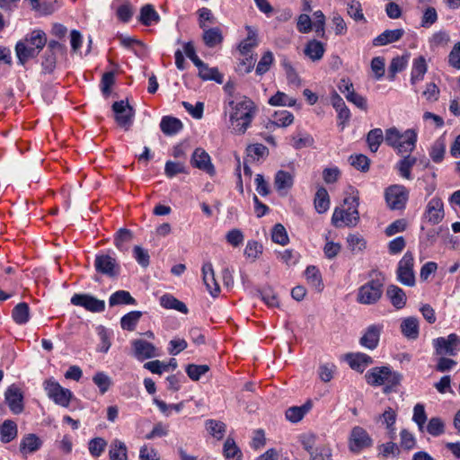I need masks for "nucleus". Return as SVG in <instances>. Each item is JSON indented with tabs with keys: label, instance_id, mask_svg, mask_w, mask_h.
Masks as SVG:
<instances>
[{
	"label": "nucleus",
	"instance_id": "22",
	"mask_svg": "<svg viewBox=\"0 0 460 460\" xmlns=\"http://www.w3.org/2000/svg\"><path fill=\"white\" fill-rule=\"evenodd\" d=\"M401 332L408 340H417L420 334L419 320L414 316H409L402 319L401 323Z\"/></svg>",
	"mask_w": 460,
	"mask_h": 460
},
{
	"label": "nucleus",
	"instance_id": "28",
	"mask_svg": "<svg viewBox=\"0 0 460 460\" xmlns=\"http://www.w3.org/2000/svg\"><path fill=\"white\" fill-rule=\"evenodd\" d=\"M324 52L323 44L316 40H309L304 49V54L314 62L321 60Z\"/></svg>",
	"mask_w": 460,
	"mask_h": 460
},
{
	"label": "nucleus",
	"instance_id": "59",
	"mask_svg": "<svg viewBox=\"0 0 460 460\" xmlns=\"http://www.w3.org/2000/svg\"><path fill=\"white\" fill-rule=\"evenodd\" d=\"M208 370L209 367L208 365L189 364L186 367V373L188 376L193 381H198L200 376L205 375Z\"/></svg>",
	"mask_w": 460,
	"mask_h": 460
},
{
	"label": "nucleus",
	"instance_id": "49",
	"mask_svg": "<svg viewBox=\"0 0 460 460\" xmlns=\"http://www.w3.org/2000/svg\"><path fill=\"white\" fill-rule=\"evenodd\" d=\"M296 100L289 97L283 92L278 91L276 94L271 96L269 100V104L271 106H288L292 107L296 104Z\"/></svg>",
	"mask_w": 460,
	"mask_h": 460
},
{
	"label": "nucleus",
	"instance_id": "24",
	"mask_svg": "<svg viewBox=\"0 0 460 460\" xmlns=\"http://www.w3.org/2000/svg\"><path fill=\"white\" fill-rule=\"evenodd\" d=\"M451 41L449 32L446 30H439L431 34L429 38V45L432 51L438 49H447Z\"/></svg>",
	"mask_w": 460,
	"mask_h": 460
},
{
	"label": "nucleus",
	"instance_id": "45",
	"mask_svg": "<svg viewBox=\"0 0 460 460\" xmlns=\"http://www.w3.org/2000/svg\"><path fill=\"white\" fill-rule=\"evenodd\" d=\"M141 316L142 312L140 311L128 313L120 320L121 328L127 331H134Z\"/></svg>",
	"mask_w": 460,
	"mask_h": 460
},
{
	"label": "nucleus",
	"instance_id": "35",
	"mask_svg": "<svg viewBox=\"0 0 460 460\" xmlns=\"http://www.w3.org/2000/svg\"><path fill=\"white\" fill-rule=\"evenodd\" d=\"M314 208L320 214L326 212L330 207V197L324 187H320L314 196Z\"/></svg>",
	"mask_w": 460,
	"mask_h": 460
},
{
	"label": "nucleus",
	"instance_id": "27",
	"mask_svg": "<svg viewBox=\"0 0 460 460\" xmlns=\"http://www.w3.org/2000/svg\"><path fill=\"white\" fill-rule=\"evenodd\" d=\"M42 441L35 434H27L20 443V452L23 455L31 454L40 448Z\"/></svg>",
	"mask_w": 460,
	"mask_h": 460
},
{
	"label": "nucleus",
	"instance_id": "19",
	"mask_svg": "<svg viewBox=\"0 0 460 460\" xmlns=\"http://www.w3.org/2000/svg\"><path fill=\"white\" fill-rule=\"evenodd\" d=\"M381 331L382 326L380 325L373 324L368 326L359 340L360 345L368 349H375L378 345Z\"/></svg>",
	"mask_w": 460,
	"mask_h": 460
},
{
	"label": "nucleus",
	"instance_id": "10",
	"mask_svg": "<svg viewBox=\"0 0 460 460\" xmlns=\"http://www.w3.org/2000/svg\"><path fill=\"white\" fill-rule=\"evenodd\" d=\"M373 444L371 437L362 427L356 426L351 429L349 447L353 453H358L362 449L370 447Z\"/></svg>",
	"mask_w": 460,
	"mask_h": 460
},
{
	"label": "nucleus",
	"instance_id": "25",
	"mask_svg": "<svg viewBox=\"0 0 460 460\" xmlns=\"http://www.w3.org/2000/svg\"><path fill=\"white\" fill-rule=\"evenodd\" d=\"M313 407V402L311 400H307L303 405L301 406H292L289 407L286 411V418L288 420H289L292 423H296L300 421L305 415L309 412V411Z\"/></svg>",
	"mask_w": 460,
	"mask_h": 460
},
{
	"label": "nucleus",
	"instance_id": "40",
	"mask_svg": "<svg viewBox=\"0 0 460 460\" xmlns=\"http://www.w3.org/2000/svg\"><path fill=\"white\" fill-rule=\"evenodd\" d=\"M110 460H128L127 447L124 442L115 439L109 451Z\"/></svg>",
	"mask_w": 460,
	"mask_h": 460
},
{
	"label": "nucleus",
	"instance_id": "41",
	"mask_svg": "<svg viewBox=\"0 0 460 460\" xmlns=\"http://www.w3.org/2000/svg\"><path fill=\"white\" fill-rule=\"evenodd\" d=\"M417 163V158L410 155H404L397 164L400 175L407 180L411 179V169Z\"/></svg>",
	"mask_w": 460,
	"mask_h": 460
},
{
	"label": "nucleus",
	"instance_id": "36",
	"mask_svg": "<svg viewBox=\"0 0 460 460\" xmlns=\"http://www.w3.org/2000/svg\"><path fill=\"white\" fill-rule=\"evenodd\" d=\"M417 134L412 129L404 131V140L394 146L399 154L411 152L415 148Z\"/></svg>",
	"mask_w": 460,
	"mask_h": 460
},
{
	"label": "nucleus",
	"instance_id": "55",
	"mask_svg": "<svg viewBox=\"0 0 460 460\" xmlns=\"http://www.w3.org/2000/svg\"><path fill=\"white\" fill-rule=\"evenodd\" d=\"M294 121V116L288 111H279L274 113V120L271 122L272 125L278 127H288Z\"/></svg>",
	"mask_w": 460,
	"mask_h": 460
},
{
	"label": "nucleus",
	"instance_id": "56",
	"mask_svg": "<svg viewBox=\"0 0 460 460\" xmlns=\"http://www.w3.org/2000/svg\"><path fill=\"white\" fill-rule=\"evenodd\" d=\"M274 61L273 53L270 50L266 51L256 66V74L262 75L267 73Z\"/></svg>",
	"mask_w": 460,
	"mask_h": 460
},
{
	"label": "nucleus",
	"instance_id": "12",
	"mask_svg": "<svg viewBox=\"0 0 460 460\" xmlns=\"http://www.w3.org/2000/svg\"><path fill=\"white\" fill-rule=\"evenodd\" d=\"M234 111L230 115V121L248 119L252 120L255 113V105L252 100L244 97L242 101L234 103L230 102Z\"/></svg>",
	"mask_w": 460,
	"mask_h": 460
},
{
	"label": "nucleus",
	"instance_id": "6",
	"mask_svg": "<svg viewBox=\"0 0 460 460\" xmlns=\"http://www.w3.org/2000/svg\"><path fill=\"white\" fill-rule=\"evenodd\" d=\"M44 389L48 396L52 399L55 403L63 407H68L72 398V393L69 389L62 387L53 379H49L44 382Z\"/></svg>",
	"mask_w": 460,
	"mask_h": 460
},
{
	"label": "nucleus",
	"instance_id": "44",
	"mask_svg": "<svg viewBox=\"0 0 460 460\" xmlns=\"http://www.w3.org/2000/svg\"><path fill=\"white\" fill-rule=\"evenodd\" d=\"M408 56H397L394 58L388 68V76L391 80L395 77V75L402 72L407 66Z\"/></svg>",
	"mask_w": 460,
	"mask_h": 460
},
{
	"label": "nucleus",
	"instance_id": "18",
	"mask_svg": "<svg viewBox=\"0 0 460 460\" xmlns=\"http://www.w3.org/2000/svg\"><path fill=\"white\" fill-rule=\"evenodd\" d=\"M203 282L213 297H217L220 293V287L216 280L215 271L211 262H205L201 269Z\"/></svg>",
	"mask_w": 460,
	"mask_h": 460
},
{
	"label": "nucleus",
	"instance_id": "60",
	"mask_svg": "<svg viewBox=\"0 0 460 460\" xmlns=\"http://www.w3.org/2000/svg\"><path fill=\"white\" fill-rule=\"evenodd\" d=\"M269 155V149L262 144H254L247 147V155L252 160H259Z\"/></svg>",
	"mask_w": 460,
	"mask_h": 460
},
{
	"label": "nucleus",
	"instance_id": "64",
	"mask_svg": "<svg viewBox=\"0 0 460 460\" xmlns=\"http://www.w3.org/2000/svg\"><path fill=\"white\" fill-rule=\"evenodd\" d=\"M309 455L311 460H332V449L327 446L314 448Z\"/></svg>",
	"mask_w": 460,
	"mask_h": 460
},
{
	"label": "nucleus",
	"instance_id": "47",
	"mask_svg": "<svg viewBox=\"0 0 460 460\" xmlns=\"http://www.w3.org/2000/svg\"><path fill=\"white\" fill-rule=\"evenodd\" d=\"M133 240V233L127 228H120L115 236L114 244L120 250H127L126 244Z\"/></svg>",
	"mask_w": 460,
	"mask_h": 460
},
{
	"label": "nucleus",
	"instance_id": "16",
	"mask_svg": "<svg viewBox=\"0 0 460 460\" xmlns=\"http://www.w3.org/2000/svg\"><path fill=\"white\" fill-rule=\"evenodd\" d=\"M190 164L193 167L202 170L213 176L216 173L209 155L202 148H196L192 154Z\"/></svg>",
	"mask_w": 460,
	"mask_h": 460
},
{
	"label": "nucleus",
	"instance_id": "38",
	"mask_svg": "<svg viewBox=\"0 0 460 460\" xmlns=\"http://www.w3.org/2000/svg\"><path fill=\"white\" fill-rule=\"evenodd\" d=\"M136 299L130 295L128 291L119 290L113 293L109 299L110 306L118 305H135Z\"/></svg>",
	"mask_w": 460,
	"mask_h": 460
},
{
	"label": "nucleus",
	"instance_id": "2",
	"mask_svg": "<svg viewBox=\"0 0 460 460\" xmlns=\"http://www.w3.org/2000/svg\"><path fill=\"white\" fill-rule=\"evenodd\" d=\"M365 378L372 386L385 385L384 393L390 394L400 385L402 376L399 372L393 371L389 367L383 366L369 369Z\"/></svg>",
	"mask_w": 460,
	"mask_h": 460
},
{
	"label": "nucleus",
	"instance_id": "20",
	"mask_svg": "<svg viewBox=\"0 0 460 460\" xmlns=\"http://www.w3.org/2000/svg\"><path fill=\"white\" fill-rule=\"evenodd\" d=\"M294 184V177L288 172L279 170L276 172L274 178V187L277 191L284 196L292 188Z\"/></svg>",
	"mask_w": 460,
	"mask_h": 460
},
{
	"label": "nucleus",
	"instance_id": "14",
	"mask_svg": "<svg viewBox=\"0 0 460 460\" xmlns=\"http://www.w3.org/2000/svg\"><path fill=\"white\" fill-rule=\"evenodd\" d=\"M94 268L97 272L114 278L119 274V265L115 258L108 254L97 255L94 261Z\"/></svg>",
	"mask_w": 460,
	"mask_h": 460
},
{
	"label": "nucleus",
	"instance_id": "34",
	"mask_svg": "<svg viewBox=\"0 0 460 460\" xmlns=\"http://www.w3.org/2000/svg\"><path fill=\"white\" fill-rule=\"evenodd\" d=\"M17 425L13 420H5L0 426V436L3 443H9L17 436Z\"/></svg>",
	"mask_w": 460,
	"mask_h": 460
},
{
	"label": "nucleus",
	"instance_id": "32",
	"mask_svg": "<svg viewBox=\"0 0 460 460\" xmlns=\"http://www.w3.org/2000/svg\"><path fill=\"white\" fill-rule=\"evenodd\" d=\"M199 69V76L204 80H212L217 84L223 83V75L219 73L217 67H209L206 63L201 62V66H197Z\"/></svg>",
	"mask_w": 460,
	"mask_h": 460
},
{
	"label": "nucleus",
	"instance_id": "63",
	"mask_svg": "<svg viewBox=\"0 0 460 460\" xmlns=\"http://www.w3.org/2000/svg\"><path fill=\"white\" fill-rule=\"evenodd\" d=\"M107 442L102 438H95L89 442V452L93 457H99L104 451Z\"/></svg>",
	"mask_w": 460,
	"mask_h": 460
},
{
	"label": "nucleus",
	"instance_id": "3",
	"mask_svg": "<svg viewBox=\"0 0 460 460\" xmlns=\"http://www.w3.org/2000/svg\"><path fill=\"white\" fill-rule=\"evenodd\" d=\"M376 275V278L368 281L358 288L357 300L363 305H373L376 303L383 293L384 276L381 272L373 270L370 274Z\"/></svg>",
	"mask_w": 460,
	"mask_h": 460
},
{
	"label": "nucleus",
	"instance_id": "46",
	"mask_svg": "<svg viewBox=\"0 0 460 460\" xmlns=\"http://www.w3.org/2000/svg\"><path fill=\"white\" fill-rule=\"evenodd\" d=\"M224 455L229 460H240L242 452L235 444L234 438H227L224 444Z\"/></svg>",
	"mask_w": 460,
	"mask_h": 460
},
{
	"label": "nucleus",
	"instance_id": "4",
	"mask_svg": "<svg viewBox=\"0 0 460 460\" xmlns=\"http://www.w3.org/2000/svg\"><path fill=\"white\" fill-rule=\"evenodd\" d=\"M66 48L65 45L57 40H50L47 45V49L42 56L41 67L45 74H51L57 64V54H66Z\"/></svg>",
	"mask_w": 460,
	"mask_h": 460
},
{
	"label": "nucleus",
	"instance_id": "53",
	"mask_svg": "<svg viewBox=\"0 0 460 460\" xmlns=\"http://www.w3.org/2000/svg\"><path fill=\"white\" fill-rule=\"evenodd\" d=\"M206 428L216 438L221 439L226 432V424L222 421L208 420L206 421Z\"/></svg>",
	"mask_w": 460,
	"mask_h": 460
},
{
	"label": "nucleus",
	"instance_id": "39",
	"mask_svg": "<svg viewBox=\"0 0 460 460\" xmlns=\"http://www.w3.org/2000/svg\"><path fill=\"white\" fill-rule=\"evenodd\" d=\"M12 317L17 324H24L30 318V308L27 303L22 302L14 306Z\"/></svg>",
	"mask_w": 460,
	"mask_h": 460
},
{
	"label": "nucleus",
	"instance_id": "51",
	"mask_svg": "<svg viewBox=\"0 0 460 460\" xmlns=\"http://www.w3.org/2000/svg\"><path fill=\"white\" fill-rule=\"evenodd\" d=\"M140 21L144 25H150L159 21V15L151 4L144 5L140 10Z\"/></svg>",
	"mask_w": 460,
	"mask_h": 460
},
{
	"label": "nucleus",
	"instance_id": "9",
	"mask_svg": "<svg viewBox=\"0 0 460 460\" xmlns=\"http://www.w3.org/2000/svg\"><path fill=\"white\" fill-rule=\"evenodd\" d=\"M359 221V213L356 208L349 207L347 209L335 208L332 223L336 227H341L343 226H355Z\"/></svg>",
	"mask_w": 460,
	"mask_h": 460
},
{
	"label": "nucleus",
	"instance_id": "42",
	"mask_svg": "<svg viewBox=\"0 0 460 460\" xmlns=\"http://www.w3.org/2000/svg\"><path fill=\"white\" fill-rule=\"evenodd\" d=\"M385 140V137L381 128L371 129L367 135V143L371 152L376 153L381 143Z\"/></svg>",
	"mask_w": 460,
	"mask_h": 460
},
{
	"label": "nucleus",
	"instance_id": "57",
	"mask_svg": "<svg viewBox=\"0 0 460 460\" xmlns=\"http://www.w3.org/2000/svg\"><path fill=\"white\" fill-rule=\"evenodd\" d=\"M427 419L424 405L417 403L413 408L412 420L417 424L420 431H423Z\"/></svg>",
	"mask_w": 460,
	"mask_h": 460
},
{
	"label": "nucleus",
	"instance_id": "17",
	"mask_svg": "<svg viewBox=\"0 0 460 460\" xmlns=\"http://www.w3.org/2000/svg\"><path fill=\"white\" fill-rule=\"evenodd\" d=\"M444 217V205L441 199L437 197L431 199L425 211L427 220L432 225H437L443 220Z\"/></svg>",
	"mask_w": 460,
	"mask_h": 460
},
{
	"label": "nucleus",
	"instance_id": "29",
	"mask_svg": "<svg viewBox=\"0 0 460 460\" xmlns=\"http://www.w3.org/2000/svg\"><path fill=\"white\" fill-rule=\"evenodd\" d=\"M205 45L208 48H214L223 41L222 31L218 27L205 28L202 35Z\"/></svg>",
	"mask_w": 460,
	"mask_h": 460
},
{
	"label": "nucleus",
	"instance_id": "15",
	"mask_svg": "<svg viewBox=\"0 0 460 460\" xmlns=\"http://www.w3.org/2000/svg\"><path fill=\"white\" fill-rule=\"evenodd\" d=\"M4 399L13 413L19 414L23 411V395L21 389L15 385H12L6 389Z\"/></svg>",
	"mask_w": 460,
	"mask_h": 460
},
{
	"label": "nucleus",
	"instance_id": "7",
	"mask_svg": "<svg viewBox=\"0 0 460 460\" xmlns=\"http://www.w3.org/2000/svg\"><path fill=\"white\" fill-rule=\"evenodd\" d=\"M413 265V255L407 252L399 261L397 269V279L404 286L413 287L415 285Z\"/></svg>",
	"mask_w": 460,
	"mask_h": 460
},
{
	"label": "nucleus",
	"instance_id": "62",
	"mask_svg": "<svg viewBox=\"0 0 460 460\" xmlns=\"http://www.w3.org/2000/svg\"><path fill=\"white\" fill-rule=\"evenodd\" d=\"M349 164L361 172H367L369 169L370 160L365 155H350Z\"/></svg>",
	"mask_w": 460,
	"mask_h": 460
},
{
	"label": "nucleus",
	"instance_id": "37",
	"mask_svg": "<svg viewBox=\"0 0 460 460\" xmlns=\"http://www.w3.org/2000/svg\"><path fill=\"white\" fill-rule=\"evenodd\" d=\"M160 305L166 309H174L182 314L188 313L186 305L172 296V295H164L160 297Z\"/></svg>",
	"mask_w": 460,
	"mask_h": 460
},
{
	"label": "nucleus",
	"instance_id": "21",
	"mask_svg": "<svg viewBox=\"0 0 460 460\" xmlns=\"http://www.w3.org/2000/svg\"><path fill=\"white\" fill-rule=\"evenodd\" d=\"M346 360L352 369L361 373L367 366L373 363V359L370 356L360 352L347 354Z\"/></svg>",
	"mask_w": 460,
	"mask_h": 460
},
{
	"label": "nucleus",
	"instance_id": "61",
	"mask_svg": "<svg viewBox=\"0 0 460 460\" xmlns=\"http://www.w3.org/2000/svg\"><path fill=\"white\" fill-rule=\"evenodd\" d=\"M93 383L98 386L101 394H105L111 385V380L110 376H108L103 372L96 373L93 377Z\"/></svg>",
	"mask_w": 460,
	"mask_h": 460
},
{
	"label": "nucleus",
	"instance_id": "50",
	"mask_svg": "<svg viewBox=\"0 0 460 460\" xmlns=\"http://www.w3.org/2000/svg\"><path fill=\"white\" fill-rule=\"evenodd\" d=\"M445 422L441 418L433 417L429 420L426 430L429 435L438 437L445 433Z\"/></svg>",
	"mask_w": 460,
	"mask_h": 460
},
{
	"label": "nucleus",
	"instance_id": "13",
	"mask_svg": "<svg viewBox=\"0 0 460 460\" xmlns=\"http://www.w3.org/2000/svg\"><path fill=\"white\" fill-rule=\"evenodd\" d=\"M71 303L76 306H82L87 311L99 313L105 309V302L89 294H75L71 297Z\"/></svg>",
	"mask_w": 460,
	"mask_h": 460
},
{
	"label": "nucleus",
	"instance_id": "1",
	"mask_svg": "<svg viewBox=\"0 0 460 460\" xmlns=\"http://www.w3.org/2000/svg\"><path fill=\"white\" fill-rule=\"evenodd\" d=\"M47 44L46 33L41 30H35L15 45V53L18 63L22 66L30 58H34Z\"/></svg>",
	"mask_w": 460,
	"mask_h": 460
},
{
	"label": "nucleus",
	"instance_id": "48",
	"mask_svg": "<svg viewBox=\"0 0 460 460\" xmlns=\"http://www.w3.org/2000/svg\"><path fill=\"white\" fill-rule=\"evenodd\" d=\"M347 243L349 250L354 253L363 252L367 247L366 240L359 234H350L347 237Z\"/></svg>",
	"mask_w": 460,
	"mask_h": 460
},
{
	"label": "nucleus",
	"instance_id": "54",
	"mask_svg": "<svg viewBox=\"0 0 460 460\" xmlns=\"http://www.w3.org/2000/svg\"><path fill=\"white\" fill-rule=\"evenodd\" d=\"M272 241L276 243L286 245L289 239L286 228L281 224H276L272 228Z\"/></svg>",
	"mask_w": 460,
	"mask_h": 460
},
{
	"label": "nucleus",
	"instance_id": "11",
	"mask_svg": "<svg viewBox=\"0 0 460 460\" xmlns=\"http://www.w3.org/2000/svg\"><path fill=\"white\" fill-rule=\"evenodd\" d=\"M112 111L115 113V120L120 126L125 128L126 130L129 128L132 124L133 117L135 116V110L128 102L119 101L112 104Z\"/></svg>",
	"mask_w": 460,
	"mask_h": 460
},
{
	"label": "nucleus",
	"instance_id": "26",
	"mask_svg": "<svg viewBox=\"0 0 460 460\" xmlns=\"http://www.w3.org/2000/svg\"><path fill=\"white\" fill-rule=\"evenodd\" d=\"M404 34L403 29L385 30L373 40L374 46H385L398 41Z\"/></svg>",
	"mask_w": 460,
	"mask_h": 460
},
{
	"label": "nucleus",
	"instance_id": "58",
	"mask_svg": "<svg viewBox=\"0 0 460 460\" xmlns=\"http://www.w3.org/2000/svg\"><path fill=\"white\" fill-rule=\"evenodd\" d=\"M307 282L314 288L323 286L322 276L319 270L315 266H308L305 271Z\"/></svg>",
	"mask_w": 460,
	"mask_h": 460
},
{
	"label": "nucleus",
	"instance_id": "5",
	"mask_svg": "<svg viewBox=\"0 0 460 460\" xmlns=\"http://www.w3.org/2000/svg\"><path fill=\"white\" fill-rule=\"evenodd\" d=\"M409 193L402 185H392L385 190V198L388 208L400 210L405 208Z\"/></svg>",
	"mask_w": 460,
	"mask_h": 460
},
{
	"label": "nucleus",
	"instance_id": "43",
	"mask_svg": "<svg viewBox=\"0 0 460 460\" xmlns=\"http://www.w3.org/2000/svg\"><path fill=\"white\" fill-rule=\"evenodd\" d=\"M426 72L427 64L424 57L420 56L418 58L414 59L411 77V83L415 84L417 81L421 80Z\"/></svg>",
	"mask_w": 460,
	"mask_h": 460
},
{
	"label": "nucleus",
	"instance_id": "23",
	"mask_svg": "<svg viewBox=\"0 0 460 460\" xmlns=\"http://www.w3.org/2000/svg\"><path fill=\"white\" fill-rule=\"evenodd\" d=\"M132 345L134 354L138 359H146L156 356L155 347L145 340H135Z\"/></svg>",
	"mask_w": 460,
	"mask_h": 460
},
{
	"label": "nucleus",
	"instance_id": "30",
	"mask_svg": "<svg viewBox=\"0 0 460 460\" xmlns=\"http://www.w3.org/2000/svg\"><path fill=\"white\" fill-rule=\"evenodd\" d=\"M248 34L247 37L240 42L238 49L242 55H248L250 51L258 45L257 32L251 26H245Z\"/></svg>",
	"mask_w": 460,
	"mask_h": 460
},
{
	"label": "nucleus",
	"instance_id": "52",
	"mask_svg": "<svg viewBox=\"0 0 460 460\" xmlns=\"http://www.w3.org/2000/svg\"><path fill=\"white\" fill-rule=\"evenodd\" d=\"M445 152H446L445 140L442 138H438L432 145L430 151H429V155L433 162L440 163L444 158Z\"/></svg>",
	"mask_w": 460,
	"mask_h": 460
},
{
	"label": "nucleus",
	"instance_id": "31",
	"mask_svg": "<svg viewBox=\"0 0 460 460\" xmlns=\"http://www.w3.org/2000/svg\"><path fill=\"white\" fill-rule=\"evenodd\" d=\"M386 295L390 298L392 305L397 309H401L405 305L406 295L401 288L390 285L387 288Z\"/></svg>",
	"mask_w": 460,
	"mask_h": 460
},
{
	"label": "nucleus",
	"instance_id": "8",
	"mask_svg": "<svg viewBox=\"0 0 460 460\" xmlns=\"http://www.w3.org/2000/svg\"><path fill=\"white\" fill-rule=\"evenodd\" d=\"M432 344L438 355L456 356L460 349V337L456 333H451L447 338L439 337L434 339Z\"/></svg>",
	"mask_w": 460,
	"mask_h": 460
},
{
	"label": "nucleus",
	"instance_id": "33",
	"mask_svg": "<svg viewBox=\"0 0 460 460\" xmlns=\"http://www.w3.org/2000/svg\"><path fill=\"white\" fill-rule=\"evenodd\" d=\"M160 128L164 134L172 136L182 128V123L174 117L164 116L162 118Z\"/></svg>",
	"mask_w": 460,
	"mask_h": 460
}]
</instances>
